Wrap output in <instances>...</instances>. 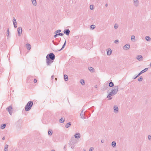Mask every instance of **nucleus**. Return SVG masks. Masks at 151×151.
Wrapping results in <instances>:
<instances>
[{
  "label": "nucleus",
  "mask_w": 151,
  "mask_h": 151,
  "mask_svg": "<svg viewBox=\"0 0 151 151\" xmlns=\"http://www.w3.org/2000/svg\"><path fill=\"white\" fill-rule=\"evenodd\" d=\"M137 0H134V1L135 2H137Z\"/></svg>",
  "instance_id": "obj_46"
},
{
  "label": "nucleus",
  "mask_w": 151,
  "mask_h": 151,
  "mask_svg": "<svg viewBox=\"0 0 151 151\" xmlns=\"http://www.w3.org/2000/svg\"><path fill=\"white\" fill-rule=\"evenodd\" d=\"M70 32V31L69 29H67L65 32V33H66L67 35H68Z\"/></svg>",
  "instance_id": "obj_23"
},
{
  "label": "nucleus",
  "mask_w": 151,
  "mask_h": 151,
  "mask_svg": "<svg viewBox=\"0 0 151 151\" xmlns=\"http://www.w3.org/2000/svg\"><path fill=\"white\" fill-rule=\"evenodd\" d=\"M118 27V26L117 24H115L114 26V28L116 29Z\"/></svg>",
  "instance_id": "obj_39"
},
{
  "label": "nucleus",
  "mask_w": 151,
  "mask_h": 151,
  "mask_svg": "<svg viewBox=\"0 0 151 151\" xmlns=\"http://www.w3.org/2000/svg\"><path fill=\"white\" fill-rule=\"evenodd\" d=\"M83 110H83L81 112L80 115L81 118L85 119L84 112H83Z\"/></svg>",
  "instance_id": "obj_7"
},
{
  "label": "nucleus",
  "mask_w": 151,
  "mask_h": 151,
  "mask_svg": "<svg viewBox=\"0 0 151 151\" xmlns=\"http://www.w3.org/2000/svg\"><path fill=\"white\" fill-rule=\"evenodd\" d=\"M118 88L116 87V88L113 90L111 92V93H112V94L113 95L116 94L117 92L118 91Z\"/></svg>",
  "instance_id": "obj_4"
},
{
  "label": "nucleus",
  "mask_w": 151,
  "mask_h": 151,
  "mask_svg": "<svg viewBox=\"0 0 151 151\" xmlns=\"http://www.w3.org/2000/svg\"><path fill=\"white\" fill-rule=\"evenodd\" d=\"M80 82L82 85L84 84L85 83L83 79L81 80V81H80Z\"/></svg>",
  "instance_id": "obj_26"
},
{
  "label": "nucleus",
  "mask_w": 151,
  "mask_h": 151,
  "mask_svg": "<svg viewBox=\"0 0 151 151\" xmlns=\"http://www.w3.org/2000/svg\"><path fill=\"white\" fill-rule=\"evenodd\" d=\"M114 112L115 113H117L119 111V108L116 105H115L114 106Z\"/></svg>",
  "instance_id": "obj_5"
},
{
  "label": "nucleus",
  "mask_w": 151,
  "mask_h": 151,
  "mask_svg": "<svg viewBox=\"0 0 151 151\" xmlns=\"http://www.w3.org/2000/svg\"><path fill=\"white\" fill-rule=\"evenodd\" d=\"M111 53V50L110 49H109L107 50V54L108 55H110Z\"/></svg>",
  "instance_id": "obj_9"
},
{
  "label": "nucleus",
  "mask_w": 151,
  "mask_h": 151,
  "mask_svg": "<svg viewBox=\"0 0 151 151\" xmlns=\"http://www.w3.org/2000/svg\"><path fill=\"white\" fill-rule=\"evenodd\" d=\"M146 69H147V68H145L144 70H142V71L141 72H140V73L138 74V76H139V75H140V74H141L142 73H144V72H145V70H146Z\"/></svg>",
  "instance_id": "obj_21"
},
{
  "label": "nucleus",
  "mask_w": 151,
  "mask_h": 151,
  "mask_svg": "<svg viewBox=\"0 0 151 151\" xmlns=\"http://www.w3.org/2000/svg\"><path fill=\"white\" fill-rule=\"evenodd\" d=\"M37 82V80L36 79H34V82L35 83H36Z\"/></svg>",
  "instance_id": "obj_40"
},
{
  "label": "nucleus",
  "mask_w": 151,
  "mask_h": 151,
  "mask_svg": "<svg viewBox=\"0 0 151 151\" xmlns=\"http://www.w3.org/2000/svg\"><path fill=\"white\" fill-rule=\"evenodd\" d=\"M113 95H114L113 94H112V93H111V92L109 94V95H108V96H107V97L108 98H109L111 96H113Z\"/></svg>",
  "instance_id": "obj_28"
},
{
  "label": "nucleus",
  "mask_w": 151,
  "mask_h": 151,
  "mask_svg": "<svg viewBox=\"0 0 151 151\" xmlns=\"http://www.w3.org/2000/svg\"><path fill=\"white\" fill-rule=\"evenodd\" d=\"M32 3L33 4H36V0H32Z\"/></svg>",
  "instance_id": "obj_29"
},
{
  "label": "nucleus",
  "mask_w": 151,
  "mask_h": 151,
  "mask_svg": "<svg viewBox=\"0 0 151 151\" xmlns=\"http://www.w3.org/2000/svg\"><path fill=\"white\" fill-rule=\"evenodd\" d=\"M111 145L113 147H115L116 146V142L115 141H113L111 142Z\"/></svg>",
  "instance_id": "obj_11"
},
{
  "label": "nucleus",
  "mask_w": 151,
  "mask_h": 151,
  "mask_svg": "<svg viewBox=\"0 0 151 151\" xmlns=\"http://www.w3.org/2000/svg\"><path fill=\"white\" fill-rule=\"evenodd\" d=\"M66 41H65V43H64V45H63V47H62V48H64V46L65 45V44H66Z\"/></svg>",
  "instance_id": "obj_38"
},
{
  "label": "nucleus",
  "mask_w": 151,
  "mask_h": 151,
  "mask_svg": "<svg viewBox=\"0 0 151 151\" xmlns=\"http://www.w3.org/2000/svg\"><path fill=\"white\" fill-rule=\"evenodd\" d=\"M145 38H146V40H147V41L149 40L150 39V38L149 37H148V36H146V37Z\"/></svg>",
  "instance_id": "obj_27"
},
{
  "label": "nucleus",
  "mask_w": 151,
  "mask_h": 151,
  "mask_svg": "<svg viewBox=\"0 0 151 151\" xmlns=\"http://www.w3.org/2000/svg\"><path fill=\"white\" fill-rule=\"evenodd\" d=\"M147 70V69H146V70H145V71H146Z\"/></svg>",
  "instance_id": "obj_49"
},
{
  "label": "nucleus",
  "mask_w": 151,
  "mask_h": 151,
  "mask_svg": "<svg viewBox=\"0 0 151 151\" xmlns=\"http://www.w3.org/2000/svg\"><path fill=\"white\" fill-rule=\"evenodd\" d=\"M93 147H90L89 149V151H92L93 150Z\"/></svg>",
  "instance_id": "obj_35"
},
{
  "label": "nucleus",
  "mask_w": 151,
  "mask_h": 151,
  "mask_svg": "<svg viewBox=\"0 0 151 151\" xmlns=\"http://www.w3.org/2000/svg\"><path fill=\"white\" fill-rule=\"evenodd\" d=\"M60 32V30H59V31H58V32Z\"/></svg>",
  "instance_id": "obj_53"
},
{
  "label": "nucleus",
  "mask_w": 151,
  "mask_h": 151,
  "mask_svg": "<svg viewBox=\"0 0 151 151\" xmlns=\"http://www.w3.org/2000/svg\"><path fill=\"white\" fill-rule=\"evenodd\" d=\"M106 6H107V4H106Z\"/></svg>",
  "instance_id": "obj_48"
},
{
  "label": "nucleus",
  "mask_w": 151,
  "mask_h": 151,
  "mask_svg": "<svg viewBox=\"0 0 151 151\" xmlns=\"http://www.w3.org/2000/svg\"><path fill=\"white\" fill-rule=\"evenodd\" d=\"M65 80V81H67L68 80V76L67 75H65L64 76Z\"/></svg>",
  "instance_id": "obj_22"
},
{
  "label": "nucleus",
  "mask_w": 151,
  "mask_h": 151,
  "mask_svg": "<svg viewBox=\"0 0 151 151\" xmlns=\"http://www.w3.org/2000/svg\"><path fill=\"white\" fill-rule=\"evenodd\" d=\"M89 69L90 71H92L93 70V68L91 67H90L89 68Z\"/></svg>",
  "instance_id": "obj_34"
},
{
  "label": "nucleus",
  "mask_w": 151,
  "mask_h": 151,
  "mask_svg": "<svg viewBox=\"0 0 151 151\" xmlns=\"http://www.w3.org/2000/svg\"><path fill=\"white\" fill-rule=\"evenodd\" d=\"M8 145H6L4 147V151H8Z\"/></svg>",
  "instance_id": "obj_16"
},
{
  "label": "nucleus",
  "mask_w": 151,
  "mask_h": 151,
  "mask_svg": "<svg viewBox=\"0 0 151 151\" xmlns=\"http://www.w3.org/2000/svg\"><path fill=\"white\" fill-rule=\"evenodd\" d=\"M142 80V77H140L138 78V81H141Z\"/></svg>",
  "instance_id": "obj_32"
},
{
  "label": "nucleus",
  "mask_w": 151,
  "mask_h": 151,
  "mask_svg": "<svg viewBox=\"0 0 151 151\" xmlns=\"http://www.w3.org/2000/svg\"><path fill=\"white\" fill-rule=\"evenodd\" d=\"M129 47L130 46L129 45H126L124 46V47L126 49H129Z\"/></svg>",
  "instance_id": "obj_24"
},
{
  "label": "nucleus",
  "mask_w": 151,
  "mask_h": 151,
  "mask_svg": "<svg viewBox=\"0 0 151 151\" xmlns=\"http://www.w3.org/2000/svg\"><path fill=\"white\" fill-rule=\"evenodd\" d=\"M59 121L60 123H63L65 121V119L62 118L59 120Z\"/></svg>",
  "instance_id": "obj_17"
},
{
  "label": "nucleus",
  "mask_w": 151,
  "mask_h": 151,
  "mask_svg": "<svg viewBox=\"0 0 151 151\" xmlns=\"http://www.w3.org/2000/svg\"><path fill=\"white\" fill-rule=\"evenodd\" d=\"M60 34H57L54 36L55 37H56L58 35H60Z\"/></svg>",
  "instance_id": "obj_41"
},
{
  "label": "nucleus",
  "mask_w": 151,
  "mask_h": 151,
  "mask_svg": "<svg viewBox=\"0 0 151 151\" xmlns=\"http://www.w3.org/2000/svg\"><path fill=\"white\" fill-rule=\"evenodd\" d=\"M84 150V151H86V150Z\"/></svg>",
  "instance_id": "obj_51"
},
{
  "label": "nucleus",
  "mask_w": 151,
  "mask_h": 151,
  "mask_svg": "<svg viewBox=\"0 0 151 151\" xmlns=\"http://www.w3.org/2000/svg\"><path fill=\"white\" fill-rule=\"evenodd\" d=\"M77 142V140L74 137L72 138L69 144L70 145L71 148L73 149L74 147V145Z\"/></svg>",
  "instance_id": "obj_1"
},
{
  "label": "nucleus",
  "mask_w": 151,
  "mask_h": 151,
  "mask_svg": "<svg viewBox=\"0 0 151 151\" xmlns=\"http://www.w3.org/2000/svg\"><path fill=\"white\" fill-rule=\"evenodd\" d=\"M150 66H151V63H150Z\"/></svg>",
  "instance_id": "obj_50"
},
{
  "label": "nucleus",
  "mask_w": 151,
  "mask_h": 151,
  "mask_svg": "<svg viewBox=\"0 0 151 151\" xmlns=\"http://www.w3.org/2000/svg\"><path fill=\"white\" fill-rule=\"evenodd\" d=\"M15 24H17L15 23Z\"/></svg>",
  "instance_id": "obj_52"
},
{
  "label": "nucleus",
  "mask_w": 151,
  "mask_h": 151,
  "mask_svg": "<svg viewBox=\"0 0 151 151\" xmlns=\"http://www.w3.org/2000/svg\"><path fill=\"white\" fill-rule=\"evenodd\" d=\"M91 28H92L93 29H94L95 27V26L94 25H92L91 26Z\"/></svg>",
  "instance_id": "obj_31"
},
{
  "label": "nucleus",
  "mask_w": 151,
  "mask_h": 151,
  "mask_svg": "<svg viewBox=\"0 0 151 151\" xmlns=\"http://www.w3.org/2000/svg\"><path fill=\"white\" fill-rule=\"evenodd\" d=\"M5 137H3L2 138V139L3 140H4L5 139Z\"/></svg>",
  "instance_id": "obj_44"
},
{
  "label": "nucleus",
  "mask_w": 151,
  "mask_h": 151,
  "mask_svg": "<svg viewBox=\"0 0 151 151\" xmlns=\"http://www.w3.org/2000/svg\"><path fill=\"white\" fill-rule=\"evenodd\" d=\"M60 32V30H59V31H58V32Z\"/></svg>",
  "instance_id": "obj_54"
},
{
  "label": "nucleus",
  "mask_w": 151,
  "mask_h": 151,
  "mask_svg": "<svg viewBox=\"0 0 151 151\" xmlns=\"http://www.w3.org/2000/svg\"><path fill=\"white\" fill-rule=\"evenodd\" d=\"M135 39V37L134 36H132L131 37L132 40H134Z\"/></svg>",
  "instance_id": "obj_33"
},
{
  "label": "nucleus",
  "mask_w": 151,
  "mask_h": 151,
  "mask_svg": "<svg viewBox=\"0 0 151 151\" xmlns=\"http://www.w3.org/2000/svg\"><path fill=\"white\" fill-rule=\"evenodd\" d=\"M71 122H69L66 124L65 127L66 128H68L71 125Z\"/></svg>",
  "instance_id": "obj_14"
},
{
  "label": "nucleus",
  "mask_w": 151,
  "mask_h": 151,
  "mask_svg": "<svg viewBox=\"0 0 151 151\" xmlns=\"http://www.w3.org/2000/svg\"><path fill=\"white\" fill-rule=\"evenodd\" d=\"M51 151H55L54 150H52Z\"/></svg>",
  "instance_id": "obj_47"
},
{
  "label": "nucleus",
  "mask_w": 151,
  "mask_h": 151,
  "mask_svg": "<svg viewBox=\"0 0 151 151\" xmlns=\"http://www.w3.org/2000/svg\"><path fill=\"white\" fill-rule=\"evenodd\" d=\"M101 143H103L104 142V139H102L101 140Z\"/></svg>",
  "instance_id": "obj_42"
},
{
  "label": "nucleus",
  "mask_w": 151,
  "mask_h": 151,
  "mask_svg": "<svg viewBox=\"0 0 151 151\" xmlns=\"http://www.w3.org/2000/svg\"><path fill=\"white\" fill-rule=\"evenodd\" d=\"M142 57L141 55H139L137 56V59L139 60H141L140 59L141 58L142 59Z\"/></svg>",
  "instance_id": "obj_19"
},
{
  "label": "nucleus",
  "mask_w": 151,
  "mask_h": 151,
  "mask_svg": "<svg viewBox=\"0 0 151 151\" xmlns=\"http://www.w3.org/2000/svg\"><path fill=\"white\" fill-rule=\"evenodd\" d=\"M26 47L28 49V50H29L30 49L31 47V46H30V45H29L28 44H26Z\"/></svg>",
  "instance_id": "obj_13"
},
{
  "label": "nucleus",
  "mask_w": 151,
  "mask_h": 151,
  "mask_svg": "<svg viewBox=\"0 0 151 151\" xmlns=\"http://www.w3.org/2000/svg\"><path fill=\"white\" fill-rule=\"evenodd\" d=\"M13 22L14 27L15 28H16L17 27V25L15 24V23L17 24V23L16 22V20L14 19L13 20Z\"/></svg>",
  "instance_id": "obj_12"
},
{
  "label": "nucleus",
  "mask_w": 151,
  "mask_h": 151,
  "mask_svg": "<svg viewBox=\"0 0 151 151\" xmlns=\"http://www.w3.org/2000/svg\"><path fill=\"white\" fill-rule=\"evenodd\" d=\"M22 28L21 27L18 28V33L19 35H21L22 33Z\"/></svg>",
  "instance_id": "obj_8"
},
{
  "label": "nucleus",
  "mask_w": 151,
  "mask_h": 151,
  "mask_svg": "<svg viewBox=\"0 0 151 151\" xmlns=\"http://www.w3.org/2000/svg\"><path fill=\"white\" fill-rule=\"evenodd\" d=\"M6 110L9 112L10 115H12V113L13 108L12 105H11L7 108H6Z\"/></svg>",
  "instance_id": "obj_2"
},
{
  "label": "nucleus",
  "mask_w": 151,
  "mask_h": 151,
  "mask_svg": "<svg viewBox=\"0 0 151 151\" xmlns=\"http://www.w3.org/2000/svg\"><path fill=\"white\" fill-rule=\"evenodd\" d=\"M33 104V102L32 101H29L27 103V104Z\"/></svg>",
  "instance_id": "obj_37"
},
{
  "label": "nucleus",
  "mask_w": 151,
  "mask_h": 151,
  "mask_svg": "<svg viewBox=\"0 0 151 151\" xmlns=\"http://www.w3.org/2000/svg\"><path fill=\"white\" fill-rule=\"evenodd\" d=\"M49 55L50 58L52 59V60H53L55 59V56L54 55L53 53H50L49 54Z\"/></svg>",
  "instance_id": "obj_6"
},
{
  "label": "nucleus",
  "mask_w": 151,
  "mask_h": 151,
  "mask_svg": "<svg viewBox=\"0 0 151 151\" xmlns=\"http://www.w3.org/2000/svg\"><path fill=\"white\" fill-rule=\"evenodd\" d=\"M109 86L110 87H112L114 86V84L112 82H110L109 83Z\"/></svg>",
  "instance_id": "obj_25"
},
{
  "label": "nucleus",
  "mask_w": 151,
  "mask_h": 151,
  "mask_svg": "<svg viewBox=\"0 0 151 151\" xmlns=\"http://www.w3.org/2000/svg\"><path fill=\"white\" fill-rule=\"evenodd\" d=\"M118 42V40H116L115 41V43H116Z\"/></svg>",
  "instance_id": "obj_43"
},
{
  "label": "nucleus",
  "mask_w": 151,
  "mask_h": 151,
  "mask_svg": "<svg viewBox=\"0 0 151 151\" xmlns=\"http://www.w3.org/2000/svg\"><path fill=\"white\" fill-rule=\"evenodd\" d=\"M33 104H26L25 107V110L26 111H29L31 109Z\"/></svg>",
  "instance_id": "obj_3"
},
{
  "label": "nucleus",
  "mask_w": 151,
  "mask_h": 151,
  "mask_svg": "<svg viewBox=\"0 0 151 151\" xmlns=\"http://www.w3.org/2000/svg\"><path fill=\"white\" fill-rule=\"evenodd\" d=\"M48 134L49 135H51L52 134V130H50L48 131Z\"/></svg>",
  "instance_id": "obj_18"
},
{
  "label": "nucleus",
  "mask_w": 151,
  "mask_h": 151,
  "mask_svg": "<svg viewBox=\"0 0 151 151\" xmlns=\"http://www.w3.org/2000/svg\"><path fill=\"white\" fill-rule=\"evenodd\" d=\"M59 34H60V35H60L61 36H62L63 35L62 33H59Z\"/></svg>",
  "instance_id": "obj_45"
},
{
  "label": "nucleus",
  "mask_w": 151,
  "mask_h": 151,
  "mask_svg": "<svg viewBox=\"0 0 151 151\" xmlns=\"http://www.w3.org/2000/svg\"><path fill=\"white\" fill-rule=\"evenodd\" d=\"M6 124H2L1 125V127L2 129H4L6 127Z\"/></svg>",
  "instance_id": "obj_15"
},
{
  "label": "nucleus",
  "mask_w": 151,
  "mask_h": 151,
  "mask_svg": "<svg viewBox=\"0 0 151 151\" xmlns=\"http://www.w3.org/2000/svg\"><path fill=\"white\" fill-rule=\"evenodd\" d=\"M74 136L76 138L78 139L80 137V134L79 133H76L75 134Z\"/></svg>",
  "instance_id": "obj_10"
},
{
  "label": "nucleus",
  "mask_w": 151,
  "mask_h": 151,
  "mask_svg": "<svg viewBox=\"0 0 151 151\" xmlns=\"http://www.w3.org/2000/svg\"><path fill=\"white\" fill-rule=\"evenodd\" d=\"M90 8L91 9H93V5H91Z\"/></svg>",
  "instance_id": "obj_36"
},
{
  "label": "nucleus",
  "mask_w": 151,
  "mask_h": 151,
  "mask_svg": "<svg viewBox=\"0 0 151 151\" xmlns=\"http://www.w3.org/2000/svg\"><path fill=\"white\" fill-rule=\"evenodd\" d=\"M46 58L47 59V63L48 64H49L51 62L50 61V60H49L48 58V55H47L46 57Z\"/></svg>",
  "instance_id": "obj_20"
},
{
  "label": "nucleus",
  "mask_w": 151,
  "mask_h": 151,
  "mask_svg": "<svg viewBox=\"0 0 151 151\" xmlns=\"http://www.w3.org/2000/svg\"><path fill=\"white\" fill-rule=\"evenodd\" d=\"M148 138L149 140H151V135H149L148 136Z\"/></svg>",
  "instance_id": "obj_30"
}]
</instances>
